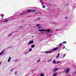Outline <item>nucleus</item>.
I'll use <instances>...</instances> for the list:
<instances>
[{"label": "nucleus", "instance_id": "nucleus-1", "mask_svg": "<svg viewBox=\"0 0 76 76\" xmlns=\"http://www.w3.org/2000/svg\"><path fill=\"white\" fill-rule=\"evenodd\" d=\"M27 11H28V13H30L31 12H34L36 11V10H27Z\"/></svg>", "mask_w": 76, "mask_h": 76}, {"label": "nucleus", "instance_id": "nucleus-2", "mask_svg": "<svg viewBox=\"0 0 76 76\" xmlns=\"http://www.w3.org/2000/svg\"><path fill=\"white\" fill-rule=\"evenodd\" d=\"M70 71V69H69V68H67L66 70H65V73H68Z\"/></svg>", "mask_w": 76, "mask_h": 76}, {"label": "nucleus", "instance_id": "nucleus-3", "mask_svg": "<svg viewBox=\"0 0 76 76\" xmlns=\"http://www.w3.org/2000/svg\"><path fill=\"white\" fill-rule=\"evenodd\" d=\"M53 63H54V64H58V63H59V61L56 62V60H54L53 61Z\"/></svg>", "mask_w": 76, "mask_h": 76}, {"label": "nucleus", "instance_id": "nucleus-4", "mask_svg": "<svg viewBox=\"0 0 76 76\" xmlns=\"http://www.w3.org/2000/svg\"><path fill=\"white\" fill-rule=\"evenodd\" d=\"M33 43H34V41L33 40L30 41L28 43L29 44H33Z\"/></svg>", "mask_w": 76, "mask_h": 76}, {"label": "nucleus", "instance_id": "nucleus-5", "mask_svg": "<svg viewBox=\"0 0 76 76\" xmlns=\"http://www.w3.org/2000/svg\"><path fill=\"white\" fill-rule=\"evenodd\" d=\"M57 70H58V68H54L53 72H56V71H57Z\"/></svg>", "mask_w": 76, "mask_h": 76}, {"label": "nucleus", "instance_id": "nucleus-6", "mask_svg": "<svg viewBox=\"0 0 76 76\" xmlns=\"http://www.w3.org/2000/svg\"><path fill=\"white\" fill-rule=\"evenodd\" d=\"M50 30H51V29H47V30H46L45 31H47L48 32H50Z\"/></svg>", "mask_w": 76, "mask_h": 76}, {"label": "nucleus", "instance_id": "nucleus-7", "mask_svg": "<svg viewBox=\"0 0 76 76\" xmlns=\"http://www.w3.org/2000/svg\"><path fill=\"white\" fill-rule=\"evenodd\" d=\"M51 52H52V51H46L45 52V53H51Z\"/></svg>", "mask_w": 76, "mask_h": 76}, {"label": "nucleus", "instance_id": "nucleus-8", "mask_svg": "<svg viewBox=\"0 0 76 76\" xmlns=\"http://www.w3.org/2000/svg\"><path fill=\"white\" fill-rule=\"evenodd\" d=\"M58 49V47H56V48H54L53 49V51H55V50H57Z\"/></svg>", "mask_w": 76, "mask_h": 76}, {"label": "nucleus", "instance_id": "nucleus-9", "mask_svg": "<svg viewBox=\"0 0 76 76\" xmlns=\"http://www.w3.org/2000/svg\"><path fill=\"white\" fill-rule=\"evenodd\" d=\"M46 31V30H45L44 29H43L39 30V32H42V31Z\"/></svg>", "mask_w": 76, "mask_h": 76}, {"label": "nucleus", "instance_id": "nucleus-10", "mask_svg": "<svg viewBox=\"0 0 76 76\" xmlns=\"http://www.w3.org/2000/svg\"><path fill=\"white\" fill-rule=\"evenodd\" d=\"M11 59V57H10L8 60V62H9V61H10Z\"/></svg>", "mask_w": 76, "mask_h": 76}, {"label": "nucleus", "instance_id": "nucleus-11", "mask_svg": "<svg viewBox=\"0 0 76 76\" xmlns=\"http://www.w3.org/2000/svg\"><path fill=\"white\" fill-rule=\"evenodd\" d=\"M60 56V53H59L58 54L57 56L56 57V58H58V57H59Z\"/></svg>", "mask_w": 76, "mask_h": 76}, {"label": "nucleus", "instance_id": "nucleus-12", "mask_svg": "<svg viewBox=\"0 0 76 76\" xmlns=\"http://www.w3.org/2000/svg\"><path fill=\"white\" fill-rule=\"evenodd\" d=\"M1 16H2V19H3V16H4V14H1Z\"/></svg>", "mask_w": 76, "mask_h": 76}, {"label": "nucleus", "instance_id": "nucleus-13", "mask_svg": "<svg viewBox=\"0 0 76 76\" xmlns=\"http://www.w3.org/2000/svg\"><path fill=\"white\" fill-rule=\"evenodd\" d=\"M57 75V73H55L53 75V76H56Z\"/></svg>", "mask_w": 76, "mask_h": 76}, {"label": "nucleus", "instance_id": "nucleus-14", "mask_svg": "<svg viewBox=\"0 0 76 76\" xmlns=\"http://www.w3.org/2000/svg\"><path fill=\"white\" fill-rule=\"evenodd\" d=\"M31 47L32 48H34L35 47V45H31Z\"/></svg>", "mask_w": 76, "mask_h": 76}, {"label": "nucleus", "instance_id": "nucleus-15", "mask_svg": "<svg viewBox=\"0 0 76 76\" xmlns=\"http://www.w3.org/2000/svg\"><path fill=\"white\" fill-rule=\"evenodd\" d=\"M40 76H44V74L42 73L40 75Z\"/></svg>", "mask_w": 76, "mask_h": 76}, {"label": "nucleus", "instance_id": "nucleus-16", "mask_svg": "<svg viewBox=\"0 0 76 76\" xmlns=\"http://www.w3.org/2000/svg\"><path fill=\"white\" fill-rule=\"evenodd\" d=\"M4 50H3L1 53L2 54L4 53Z\"/></svg>", "mask_w": 76, "mask_h": 76}, {"label": "nucleus", "instance_id": "nucleus-17", "mask_svg": "<svg viewBox=\"0 0 76 76\" xmlns=\"http://www.w3.org/2000/svg\"><path fill=\"white\" fill-rule=\"evenodd\" d=\"M66 42H62V44H66Z\"/></svg>", "mask_w": 76, "mask_h": 76}, {"label": "nucleus", "instance_id": "nucleus-18", "mask_svg": "<svg viewBox=\"0 0 76 76\" xmlns=\"http://www.w3.org/2000/svg\"><path fill=\"white\" fill-rule=\"evenodd\" d=\"M42 7L43 8H45V6L44 5H42Z\"/></svg>", "mask_w": 76, "mask_h": 76}, {"label": "nucleus", "instance_id": "nucleus-19", "mask_svg": "<svg viewBox=\"0 0 76 76\" xmlns=\"http://www.w3.org/2000/svg\"><path fill=\"white\" fill-rule=\"evenodd\" d=\"M32 50V49L31 48H30L29 50V51H31Z\"/></svg>", "mask_w": 76, "mask_h": 76}, {"label": "nucleus", "instance_id": "nucleus-20", "mask_svg": "<svg viewBox=\"0 0 76 76\" xmlns=\"http://www.w3.org/2000/svg\"><path fill=\"white\" fill-rule=\"evenodd\" d=\"M8 21V20H5V21H4V22H7Z\"/></svg>", "mask_w": 76, "mask_h": 76}, {"label": "nucleus", "instance_id": "nucleus-21", "mask_svg": "<svg viewBox=\"0 0 76 76\" xmlns=\"http://www.w3.org/2000/svg\"><path fill=\"white\" fill-rule=\"evenodd\" d=\"M36 26H40V24H37L36 25Z\"/></svg>", "mask_w": 76, "mask_h": 76}, {"label": "nucleus", "instance_id": "nucleus-22", "mask_svg": "<svg viewBox=\"0 0 76 76\" xmlns=\"http://www.w3.org/2000/svg\"><path fill=\"white\" fill-rule=\"evenodd\" d=\"M17 73H18V72H17V71H16L15 72V75H16V74H17Z\"/></svg>", "mask_w": 76, "mask_h": 76}, {"label": "nucleus", "instance_id": "nucleus-23", "mask_svg": "<svg viewBox=\"0 0 76 76\" xmlns=\"http://www.w3.org/2000/svg\"><path fill=\"white\" fill-rule=\"evenodd\" d=\"M40 20V18H39L37 19V20Z\"/></svg>", "mask_w": 76, "mask_h": 76}, {"label": "nucleus", "instance_id": "nucleus-24", "mask_svg": "<svg viewBox=\"0 0 76 76\" xmlns=\"http://www.w3.org/2000/svg\"><path fill=\"white\" fill-rule=\"evenodd\" d=\"M62 44L63 43H60L59 44V46H60V45H61V44Z\"/></svg>", "mask_w": 76, "mask_h": 76}, {"label": "nucleus", "instance_id": "nucleus-25", "mask_svg": "<svg viewBox=\"0 0 76 76\" xmlns=\"http://www.w3.org/2000/svg\"><path fill=\"white\" fill-rule=\"evenodd\" d=\"M65 56H66V54H65L63 56V57H65Z\"/></svg>", "mask_w": 76, "mask_h": 76}, {"label": "nucleus", "instance_id": "nucleus-26", "mask_svg": "<svg viewBox=\"0 0 76 76\" xmlns=\"http://www.w3.org/2000/svg\"><path fill=\"white\" fill-rule=\"evenodd\" d=\"M41 61V59H39L37 61Z\"/></svg>", "mask_w": 76, "mask_h": 76}, {"label": "nucleus", "instance_id": "nucleus-27", "mask_svg": "<svg viewBox=\"0 0 76 76\" xmlns=\"http://www.w3.org/2000/svg\"><path fill=\"white\" fill-rule=\"evenodd\" d=\"M14 69V68H13V69H11V71H13Z\"/></svg>", "mask_w": 76, "mask_h": 76}, {"label": "nucleus", "instance_id": "nucleus-28", "mask_svg": "<svg viewBox=\"0 0 76 76\" xmlns=\"http://www.w3.org/2000/svg\"><path fill=\"white\" fill-rule=\"evenodd\" d=\"M2 54L1 53H0V56H1Z\"/></svg>", "mask_w": 76, "mask_h": 76}, {"label": "nucleus", "instance_id": "nucleus-29", "mask_svg": "<svg viewBox=\"0 0 76 76\" xmlns=\"http://www.w3.org/2000/svg\"><path fill=\"white\" fill-rule=\"evenodd\" d=\"M67 17H66L65 18V19H67Z\"/></svg>", "mask_w": 76, "mask_h": 76}, {"label": "nucleus", "instance_id": "nucleus-30", "mask_svg": "<svg viewBox=\"0 0 76 76\" xmlns=\"http://www.w3.org/2000/svg\"><path fill=\"white\" fill-rule=\"evenodd\" d=\"M40 27H41L39 26V27H38L37 28H40Z\"/></svg>", "mask_w": 76, "mask_h": 76}, {"label": "nucleus", "instance_id": "nucleus-31", "mask_svg": "<svg viewBox=\"0 0 76 76\" xmlns=\"http://www.w3.org/2000/svg\"><path fill=\"white\" fill-rule=\"evenodd\" d=\"M1 22H4V21H2Z\"/></svg>", "mask_w": 76, "mask_h": 76}, {"label": "nucleus", "instance_id": "nucleus-32", "mask_svg": "<svg viewBox=\"0 0 76 76\" xmlns=\"http://www.w3.org/2000/svg\"><path fill=\"white\" fill-rule=\"evenodd\" d=\"M56 31H58V29H56Z\"/></svg>", "mask_w": 76, "mask_h": 76}, {"label": "nucleus", "instance_id": "nucleus-33", "mask_svg": "<svg viewBox=\"0 0 76 76\" xmlns=\"http://www.w3.org/2000/svg\"><path fill=\"white\" fill-rule=\"evenodd\" d=\"M38 12L37 13V12H35V14H37V13H38Z\"/></svg>", "mask_w": 76, "mask_h": 76}, {"label": "nucleus", "instance_id": "nucleus-34", "mask_svg": "<svg viewBox=\"0 0 76 76\" xmlns=\"http://www.w3.org/2000/svg\"><path fill=\"white\" fill-rule=\"evenodd\" d=\"M41 0H40V1L41 2Z\"/></svg>", "mask_w": 76, "mask_h": 76}, {"label": "nucleus", "instance_id": "nucleus-35", "mask_svg": "<svg viewBox=\"0 0 76 76\" xmlns=\"http://www.w3.org/2000/svg\"><path fill=\"white\" fill-rule=\"evenodd\" d=\"M20 27H22V26H20Z\"/></svg>", "mask_w": 76, "mask_h": 76}, {"label": "nucleus", "instance_id": "nucleus-36", "mask_svg": "<svg viewBox=\"0 0 76 76\" xmlns=\"http://www.w3.org/2000/svg\"><path fill=\"white\" fill-rule=\"evenodd\" d=\"M1 64V63H0V65Z\"/></svg>", "mask_w": 76, "mask_h": 76}, {"label": "nucleus", "instance_id": "nucleus-37", "mask_svg": "<svg viewBox=\"0 0 76 76\" xmlns=\"http://www.w3.org/2000/svg\"><path fill=\"white\" fill-rule=\"evenodd\" d=\"M74 44H76V43L75 42V43H74Z\"/></svg>", "mask_w": 76, "mask_h": 76}, {"label": "nucleus", "instance_id": "nucleus-38", "mask_svg": "<svg viewBox=\"0 0 76 76\" xmlns=\"http://www.w3.org/2000/svg\"><path fill=\"white\" fill-rule=\"evenodd\" d=\"M40 15H41V13H40Z\"/></svg>", "mask_w": 76, "mask_h": 76}, {"label": "nucleus", "instance_id": "nucleus-39", "mask_svg": "<svg viewBox=\"0 0 76 76\" xmlns=\"http://www.w3.org/2000/svg\"><path fill=\"white\" fill-rule=\"evenodd\" d=\"M75 73H76V72H75Z\"/></svg>", "mask_w": 76, "mask_h": 76}, {"label": "nucleus", "instance_id": "nucleus-40", "mask_svg": "<svg viewBox=\"0 0 76 76\" xmlns=\"http://www.w3.org/2000/svg\"><path fill=\"white\" fill-rule=\"evenodd\" d=\"M9 36H10V35H9Z\"/></svg>", "mask_w": 76, "mask_h": 76}]
</instances>
